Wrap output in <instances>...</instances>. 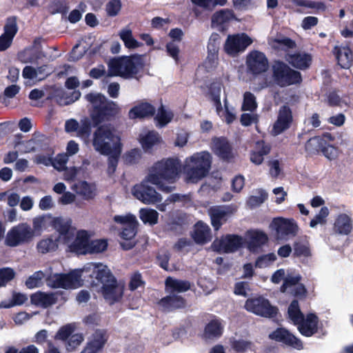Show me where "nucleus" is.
<instances>
[{"mask_svg":"<svg viewBox=\"0 0 353 353\" xmlns=\"http://www.w3.org/2000/svg\"><path fill=\"white\" fill-rule=\"evenodd\" d=\"M92 146L102 155L122 150L123 144L117 130L110 124L101 125L93 133Z\"/></svg>","mask_w":353,"mask_h":353,"instance_id":"3","label":"nucleus"},{"mask_svg":"<svg viewBox=\"0 0 353 353\" xmlns=\"http://www.w3.org/2000/svg\"><path fill=\"white\" fill-rule=\"evenodd\" d=\"M246 65L249 72L253 75H259L268 70L269 62L263 52L252 50L247 55Z\"/></svg>","mask_w":353,"mask_h":353,"instance_id":"14","label":"nucleus"},{"mask_svg":"<svg viewBox=\"0 0 353 353\" xmlns=\"http://www.w3.org/2000/svg\"><path fill=\"white\" fill-rule=\"evenodd\" d=\"M76 326L74 323H68L60 327L55 335V339L63 341H68L74 332Z\"/></svg>","mask_w":353,"mask_h":353,"instance_id":"50","label":"nucleus"},{"mask_svg":"<svg viewBox=\"0 0 353 353\" xmlns=\"http://www.w3.org/2000/svg\"><path fill=\"white\" fill-rule=\"evenodd\" d=\"M186 224L187 218L185 214H180L168 224V230L175 234H181L184 232Z\"/></svg>","mask_w":353,"mask_h":353,"instance_id":"44","label":"nucleus"},{"mask_svg":"<svg viewBox=\"0 0 353 353\" xmlns=\"http://www.w3.org/2000/svg\"><path fill=\"white\" fill-rule=\"evenodd\" d=\"M221 37L218 33H212L210 37L207 48V60L212 65L218 60Z\"/></svg>","mask_w":353,"mask_h":353,"instance_id":"39","label":"nucleus"},{"mask_svg":"<svg viewBox=\"0 0 353 353\" xmlns=\"http://www.w3.org/2000/svg\"><path fill=\"white\" fill-rule=\"evenodd\" d=\"M161 141L159 134L154 131H150L140 139V143L143 149L148 152L151 150L156 144Z\"/></svg>","mask_w":353,"mask_h":353,"instance_id":"41","label":"nucleus"},{"mask_svg":"<svg viewBox=\"0 0 353 353\" xmlns=\"http://www.w3.org/2000/svg\"><path fill=\"white\" fill-rule=\"evenodd\" d=\"M334 137L330 132H323L320 136L309 139L305 144V150L307 154L312 156L320 152L329 160L335 159L338 157L337 148L330 142L334 141Z\"/></svg>","mask_w":353,"mask_h":353,"instance_id":"6","label":"nucleus"},{"mask_svg":"<svg viewBox=\"0 0 353 353\" xmlns=\"http://www.w3.org/2000/svg\"><path fill=\"white\" fill-rule=\"evenodd\" d=\"M121 9V0H110L106 4L105 11L108 17L117 16Z\"/></svg>","mask_w":353,"mask_h":353,"instance_id":"58","label":"nucleus"},{"mask_svg":"<svg viewBox=\"0 0 353 353\" xmlns=\"http://www.w3.org/2000/svg\"><path fill=\"white\" fill-rule=\"evenodd\" d=\"M133 196L145 204L156 203L161 199L156 190L145 181L134 185L132 190Z\"/></svg>","mask_w":353,"mask_h":353,"instance_id":"15","label":"nucleus"},{"mask_svg":"<svg viewBox=\"0 0 353 353\" xmlns=\"http://www.w3.org/2000/svg\"><path fill=\"white\" fill-rule=\"evenodd\" d=\"M243 245V238L237 234H226L216 239L212 243V250L219 254L232 253Z\"/></svg>","mask_w":353,"mask_h":353,"instance_id":"12","label":"nucleus"},{"mask_svg":"<svg viewBox=\"0 0 353 353\" xmlns=\"http://www.w3.org/2000/svg\"><path fill=\"white\" fill-rule=\"evenodd\" d=\"M155 173H152L148 174L147 176V181H145L148 184V182L157 185L159 186L160 189L163 191L168 193L170 192L172 190V188L171 187L164 185L162 183V180L163 179V177L159 174V170H154Z\"/></svg>","mask_w":353,"mask_h":353,"instance_id":"48","label":"nucleus"},{"mask_svg":"<svg viewBox=\"0 0 353 353\" xmlns=\"http://www.w3.org/2000/svg\"><path fill=\"white\" fill-rule=\"evenodd\" d=\"M85 99L92 105L90 116L94 126H98L105 121L114 119L120 112V108L114 101L108 100L101 93H89Z\"/></svg>","mask_w":353,"mask_h":353,"instance_id":"2","label":"nucleus"},{"mask_svg":"<svg viewBox=\"0 0 353 353\" xmlns=\"http://www.w3.org/2000/svg\"><path fill=\"white\" fill-rule=\"evenodd\" d=\"M33 238V232L30 226L26 223H19L12 227L7 233L5 244L10 247H17L30 241Z\"/></svg>","mask_w":353,"mask_h":353,"instance_id":"9","label":"nucleus"},{"mask_svg":"<svg viewBox=\"0 0 353 353\" xmlns=\"http://www.w3.org/2000/svg\"><path fill=\"white\" fill-rule=\"evenodd\" d=\"M4 32L0 36V51L8 49L13 39L18 31L17 19L15 17H10L7 19L3 28Z\"/></svg>","mask_w":353,"mask_h":353,"instance_id":"20","label":"nucleus"},{"mask_svg":"<svg viewBox=\"0 0 353 353\" xmlns=\"http://www.w3.org/2000/svg\"><path fill=\"white\" fill-rule=\"evenodd\" d=\"M139 217L144 223L153 225L158 222L159 213L153 209H141Z\"/></svg>","mask_w":353,"mask_h":353,"instance_id":"46","label":"nucleus"},{"mask_svg":"<svg viewBox=\"0 0 353 353\" xmlns=\"http://www.w3.org/2000/svg\"><path fill=\"white\" fill-rule=\"evenodd\" d=\"M155 112L154 105L148 102H141L129 110L128 117L130 119L150 118L153 117Z\"/></svg>","mask_w":353,"mask_h":353,"instance_id":"29","label":"nucleus"},{"mask_svg":"<svg viewBox=\"0 0 353 353\" xmlns=\"http://www.w3.org/2000/svg\"><path fill=\"white\" fill-rule=\"evenodd\" d=\"M26 53L34 55L35 57L31 58L30 61H32L34 59H37L42 56V39H35L31 48L25 51Z\"/></svg>","mask_w":353,"mask_h":353,"instance_id":"60","label":"nucleus"},{"mask_svg":"<svg viewBox=\"0 0 353 353\" xmlns=\"http://www.w3.org/2000/svg\"><path fill=\"white\" fill-rule=\"evenodd\" d=\"M192 3L201 8L212 10L216 5L224 6L226 0H191Z\"/></svg>","mask_w":353,"mask_h":353,"instance_id":"57","label":"nucleus"},{"mask_svg":"<svg viewBox=\"0 0 353 353\" xmlns=\"http://www.w3.org/2000/svg\"><path fill=\"white\" fill-rule=\"evenodd\" d=\"M212 162V155L208 151L196 152L186 158L183 167L186 181L196 183L205 178L210 170Z\"/></svg>","mask_w":353,"mask_h":353,"instance_id":"5","label":"nucleus"},{"mask_svg":"<svg viewBox=\"0 0 353 353\" xmlns=\"http://www.w3.org/2000/svg\"><path fill=\"white\" fill-rule=\"evenodd\" d=\"M154 119L157 121L159 127H163L171 121L172 115L168 114L164 106L161 105L159 108L157 114Z\"/></svg>","mask_w":353,"mask_h":353,"instance_id":"53","label":"nucleus"},{"mask_svg":"<svg viewBox=\"0 0 353 353\" xmlns=\"http://www.w3.org/2000/svg\"><path fill=\"white\" fill-rule=\"evenodd\" d=\"M119 37L123 41L125 46L128 49H135L143 46V43L137 41L132 36V30L123 29L119 32Z\"/></svg>","mask_w":353,"mask_h":353,"instance_id":"43","label":"nucleus"},{"mask_svg":"<svg viewBox=\"0 0 353 353\" xmlns=\"http://www.w3.org/2000/svg\"><path fill=\"white\" fill-rule=\"evenodd\" d=\"M235 19L232 10L222 9L215 12L211 17V26L219 31L224 32L228 30L230 23Z\"/></svg>","mask_w":353,"mask_h":353,"instance_id":"19","label":"nucleus"},{"mask_svg":"<svg viewBox=\"0 0 353 353\" xmlns=\"http://www.w3.org/2000/svg\"><path fill=\"white\" fill-rule=\"evenodd\" d=\"M276 231L282 237L296 236L298 232V225L294 220L279 217L273 221Z\"/></svg>","mask_w":353,"mask_h":353,"instance_id":"24","label":"nucleus"},{"mask_svg":"<svg viewBox=\"0 0 353 353\" xmlns=\"http://www.w3.org/2000/svg\"><path fill=\"white\" fill-rule=\"evenodd\" d=\"M257 108V103L254 94L250 92L243 94V100L241 105L242 111L254 112Z\"/></svg>","mask_w":353,"mask_h":353,"instance_id":"47","label":"nucleus"},{"mask_svg":"<svg viewBox=\"0 0 353 353\" xmlns=\"http://www.w3.org/2000/svg\"><path fill=\"white\" fill-rule=\"evenodd\" d=\"M141 158V152L138 148H134L125 153L123 161L127 165H134L139 163Z\"/></svg>","mask_w":353,"mask_h":353,"instance_id":"52","label":"nucleus"},{"mask_svg":"<svg viewBox=\"0 0 353 353\" xmlns=\"http://www.w3.org/2000/svg\"><path fill=\"white\" fill-rule=\"evenodd\" d=\"M296 325H298V330L303 336H312L318 331V317L315 314H307L306 318L304 316L303 321Z\"/></svg>","mask_w":353,"mask_h":353,"instance_id":"27","label":"nucleus"},{"mask_svg":"<svg viewBox=\"0 0 353 353\" xmlns=\"http://www.w3.org/2000/svg\"><path fill=\"white\" fill-rule=\"evenodd\" d=\"M269 339L299 350L303 348L301 340L283 327H278L271 332Z\"/></svg>","mask_w":353,"mask_h":353,"instance_id":"17","label":"nucleus"},{"mask_svg":"<svg viewBox=\"0 0 353 353\" xmlns=\"http://www.w3.org/2000/svg\"><path fill=\"white\" fill-rule=\"evenodd\" d=\"M165 291L170 294L187 292L190 289V283L186 280H180L168 276L165 281Z\"/></svg>","mask_w":353,"mask_h":353,"instance_id":"36","label":"nucleus"},{"mask_svg":"<svg viewBox=\"0 0 353 353\" xmlns=\"http://www.w3.org/2000/svg\"><path fill=\"white\" fill-rule=\"evenodd\" d=\"M44 137L41 132H34L31 139L26 142L18 141L14 147L21 146L19 150L23 153L38 152L43 150Z\"/></svg>","mask_w":353,"mask_h":353,"instance_id":"23","label":"nucleus"},{"mask_svg":"<svg viewBox=\"0 0 353 353\" xmlns=\"http://www.w3.org/2000/svg\"><path fill=\"white\" fill-rule=\"evenodd\" d=\"M292 256L294 258H308L312 256L310 243L306 239L299 238L292 245Z\"/></svg>","mask_w":353,"mask_h":353,"instance_id":"37","label":"nucleus"},{"mask_svg":"<svg viewBox=\"0 0 353 353\" xmlns=\"http://www.w3.org/2000/svg\"><path fill=\"white\" fill-rule=\"evenodd\" d=\"M329 214V210L327 207H322L319 212L314 219L310 221V225L312 228H314L319 223L323 224L326 223V218Z\"/></svg>","mask_w":353,"mask_h":353,"instance_id":"59","label":"nucleus"},{"mask_svg":"<svg viewBox=\"0 0 353 353\" xmlns=\"http://www.w3.org/2000/svg\"><path fill=\"white\" fill-rule=\"evenodd\" d=\"M337 63L341 68L348 69L353 62V52L347 46H336L332 50Z\"/></svg>","mask_w":353,"mask_h":353,"instance_id":"26","label":"nucleus"},{"mask_svg":"<svg viewBox=\"0 0 353 353\" xmlns=\"http://www.w3.org/2000/svg\"><path fill=\"white\" fill-rule=\"evenodd\" d=\"M292 3L297 6L314 8L321 11H325L327 8L325 4L321 1H314L310 0H292Z\"/></svg>","mask_w":353,"mask_h":353,"instance_id":"49","label":"nucleus"},{"mask_svg":"<svg viewBox=\"0 0 353 353\" xmlns=\"http://www.w3.org/2000/svg\"><path fill=\"white\" fill-rule=\"evenodd\" d=\"M83 341V336L82 334H72L69 339L67 341L66 348L68 351L74 350Z\"/></svg>","mask_w":353,"mask_h":353,"instance_id":"63","label":"nucleus"},{"mask_svg":"<svg viewBox=\"0 0 353 353\" xmlns=\"http://www.w3.org/2000/svg\"><path fill=\"white\" fill-rule=\"evenodd\" d=\"M288 314L290 319L292 321L294 325L302 321L305 316L301 311L298 300L294 299L288 307Z\"/></svg>","mask_w":353,"mask_h":353,"instance_id":"45","label":"nucleus"},{"mask_svg":"<svg viewBox=\"0 0 353 353\" xmlns=\"http://www.w3.org/2000/svg\"><path fill=\"white\" fill-rule=\"evenodd\" d=\"M252 43V39L245 33L229 34L223 45V50L234 57L243 52Z\"/></svg>","mask_w":353,"mask_h":353,"instance_id":"10","label":"nucleus"},{"mask_svg":"<svg viewBox=\"0 0 353 353\" xmlns=\"http://www.w3.org/2000/svg\"><path fill=\"white\" fill-rule=\"evenodd\" d=\"M223 332V327L219 319H212L208 323L201 335L203 339L214 340L220 338Z\"/></svg>","mask_w":353,"mask_h":353,"instance_id":"34","label":"nucleus"},{"mask_svg":"<svg viewBox=\"0 0 353 353\" xmlns=\"http://www.w3.org/2000/svg\"><path fill=\"white\" fill-rule=\"evenodd\" d=\"M236 208L230 205H221L211 208L209 215L211 225L215 231H218L221 226L235 213Z\"/></svg>","mask_w":353,"mask_h":353,"instance_id":"16","label":"nucleus"},{"mask_svg":"<svg viewBox=\"0 0 353 353\" xmlns=\"http://www.w3.org/2000/svg\"><path fill=\"white\" fill-rule=\"evenodd\" d=\"M144 57V54L135 53L112 59L109 63L111 75L139 80L137 75L143 70L145 65Z\"/></svg>","mask_w":353,"mask_h":353,"instance_id":"4","label":"nucleus"},{"mask_svg":"<svg viewBox=\"0 0 353 353\" xmlns=\"http://www.w3.org/2000/svg\"><path fill=\"white\" fill-rule=\"evenodd\" d=\"M285 60L294 68L305 70L311 65L312 57L309 53L296 52L286 54Z\"/></svg>","mask_w":353,"mask_h":353,"instance_id":"21","label":"nucleus"},{"mask_svg":"<svg viewBox=\"0 0 353 353\" xmlns=\"http://www.w3.org/2000/svg\"><path fill=\"white\" fill-rule=\"evenodd\" d=\"M121 152L122 150H119L117 153V152H113L108 155L109 157L108 159L107 173L109 176L112 175L115 172Z\"/></svg>","mask_w":353,"mask_h":353,"instance_id":"54","label":"nucleus"},{"mask_svg":"<svg viewBox=\"0 0 353 353\" xmlns=\"http://www.w3.org/2000/svg\"><path fill=\"white\" fill-rule=\"evenodd\" d=\"M91 272L84 271V267L81 270H74L67 274H59L54 276L52 286L63 289L76 288L79 286L81 278L84 279L89 277Z\"/></svg>","mask_w":353,"mask_h":353,"instance_id":"11","label":"nucleus"},{"mask_svg":"<svg viewBox=\"0 0 353 353\" xmlns=\"http://www.w3.org/2000/svg\"><path fill=\"white\" fill-rule=\"evenodd\" d=\"M44 273L42 271H38L31 275L26 281V285L30 289L39 288L43 285Z\"/></svg>","mask_w":353,"mask_h":353,"instance_id":"51","label":"nucleus"},{"mask_svg":"<svg viewBox=\"0 0 353 353\" xmlns=\"http://www.w3.org/2000/svg\"><path fill=\"white\" fill-rule=\"evenodd\" d=\"M170 259V254L168 251L159 252L156 256L157 263L164 270H169V261Z\"/></svg>","mask_w":353,"mask_h":353,"instance_id":"62","label":"nucleus"},{"mask_svg":"<svg viewBox=\"0 0 353 353\" xmlns=\"http://www.w3.org/2000/svg\"><path fill=\"white\" fill-rule=\"evenodd\" d=\"M71 225V219L65 220L61 217H57L52 221V226L59 232V237H62L65 241H70L74 236Z\"/></svg>","mask_w":353,"mask_h":353,"instance_id":"30","label":"nucleus"},{"mask_svg":"<svg viewBox=\"0 0 353 353\" xmlns=\"http://www.w3.org/2000/svg\"><path fill=\"white\" fill-rule=\"evenodd\" d=\"M44 70L42 66L34 68L26 66L22 72V76L25 79L32 80L33 82L41 81L43 79V74Z\"/></svg>","mask_w":353,"mask_h":353,"instance_id":"42","label":"nucleus"},{"mask_svg":"<svg viewBox=\"0 0 353 353\" xmlns=\"http://www.w3.org/2000/svg\"><path fill=\"white\" fill-rule=\"evenodd\" d=\"M157 305L163 312H172L184 308L186 305V300L180 295L170 294L161 299L157 302Z\"/></svg>","mask_w":353,"mask_h":353,"instance_id":"22","label":"nucleus"},{"mask_svg":"<svg viewBox=\"0 0 353 353\" xmlns=\"http://www.w3.org/2000/svg\"><path fill=\"white\" fill-rule=\"evenodd\" d=\"M92 131V124L88 119L81 121V125L79 124L77 136L79 137H88Z\"/></svg>","mask_w":353,"mask_h":353,"instance_id":"61","label":"nucleus"},{"mask_svg":"<svg viewBox=\"0 0 353 353\" xmlns=\"http://www.w3.org/2000/svg\"><path fill=\"white\" fill-rule=\"evenodd\" d=\"M352 230V223L350 217L346 214H340L334 224L336 233L343 235L349 234Z\"/></svg>","mask_w":353,"mask_h":353,"instance_id":"40","label":"nucleus"},{"mask_svg":"<svg viewBox=\"0 0 353 353\" xmlns=\"http://www.w3.org/2000/svg\"><path fill=\"white\" fill-rule=\"evenodd\" d=\"M192 236L197 244L206 243L211 240V230L206 223L199 221L194 225Z\"/></svg>","mask_w":353,"mask_h":353,"instance_id":"35","label":"nucleus"},{"mask_svg":"<svg viewBox=\"0 0 353 353\" xmlns=\"http://www.w3.org/2000/svg\"><path fill=\"white\" fill-rule=\"evenodd\" d=\"M108 248V242L105 239L92 240L90 242L88 253H101L105 251Z\"/></svg>","mask_w":353,"mask_h":353,"instance_id":"55","label":"nucleus"},{"mask_svg":"<svg viewBox=\"0 0 353 353\" xmlns=\"http://www.w3.org/2000/svg\"><path fill=\"white\" fill-rule=\"evenodd\" d=\"M154 170H159V174L163 180L173 183L179 176L181 164L178 159L169 158L157 162Z\"/></svg>","mask_w":353,"mask_h":353,"instance_id":"13","label":"nucleus"},{"mask_svg":"<svg viewBox=\"0 0 353 353\" xmlns=\"http://www.w3.org/2000/svg\"><path fill=\"white\" fill-rule=\"evenodd\" d=\"M28 300V296L21 293H14L12 295V301L6 303L5 301H2L0 303V307L3 308H9L16 305H21L24 303Z\"/></svg>","mask_w":353,"mask_h":353,"instance_id":"56","label":"nucleus"},{"mask_svg":"<svg viewBox=\"0 0 353 353\" xmlns=\"http://www.w3.org/2000/svg\"><path fill=\"white\" fill-rule=\"evenodd\" d=\"M84 271L91 272L89 274L90 280H88L92 286L101 285V292L104 299L110 304L119 302L123 294L117 279L106 265L102 263H90L84 265Z\"/></svg>","mask_w":353,"mask_h":353,"instance_id":"1","label":"nucleus"},{"mask_svg":"<svg viewBox=\"0 0 353 353\" xmlns=\"http://www.w3.org/2000/svg\"><path fill=\"white\" fill-rule=\"evenodd\" d=\"M90 235L86 230H79L77 232L74 241L70 245L71 251L80 253L86 254L90 245Z\"/></svg>","mask_w":353,"mask_h":353,"instance_id":"32","label":"nucleus"},{"mask_svg":"<svg viewBox=\"0 0 353 353\" xmlns=\"http://www.w3.org/2000/svg\"><path fill=\"white\" fill-rule=\"evenodd\" d=\"M138 222H132L128 225L123 226L122 231L120 233V236L122 239L126 240L128 242L121 243L122 248L125 250H129L133 248L136 242L133 241L137 232Z\"/></svg>","mask_w":353,"mask_h":353,"instance_id":"31","label":"nucleus"},{"mask_svg":"<svg viewBox=\"0 0 353 353\" xmlns=\"http://www.w3.org/2000/svg\"><path fill=\"white\" fill-rule=\"evenodd\" d=\"M76 193L85 201L92 200L97 195V187L94 183H90L86 181H79L73 186Z\"/></svg>","mask_w":353,"mask_h":353,"instance_id":"33","label":"nucleus"},{"mask_svg":"<svg viewBox=\"0 0 353 353\" xmlns=\"http://www.w3.org/2000/svg\"><path fill=\"white\" fill-rule=\"evenodd\" d=\"M244 308L257 316L268 319L275 318L279 312L276 306L272 305L268 299L261 295L248 299Z\"/></svg>","mask_w":353,"mask_h":353,"instance_id":"8","label":"nucleus"},{"mask_svg":"<svg viewBox=\"0 0 353 353\" xmlns=\"http://www.w3.org/2000/svg\"><path fill=\"white\" fill-rule=\"evenodd\" d=\"M252 345V342L243 339L234 340L232 343V349L237 352H245L248 350L251 349Z\"/></svg>","mask_w":353,"mask_h":353,"instance_id":"64","label":"nucleus"},{"mask_svg":"<svg viewBox=\"0 0 353 353\" xmlns=\"http://www.w3.org/2000/svg\"><path fill=\"white\" fill-rule=\"evenodd\" d=\"M213 143L214 152L220 159L230 161L234 158L232 147L227 138L224 137L214 138Z\"/></svg>","mask_w":353,"mask_h":353,"instance_id":"25","label":"nucleus"},{"mask_svg":"<svg viewBox=\"0 0 353 353\" xmlns=\"http://www.w3.org/2000/svg\"><path fill=\"white\" fill-rule=\"evenodd\" d=\"M272 79L280 88L300 84L303 81L300 72L292 69L281 60L274 61L272 65Z\"/></svg>","mask_w":353,"mask_h":353,"instance_id":"7","label":"nucleus"},{"mask_svg":"<svg viewBox=\"0 0 353 353\" xmlns=\"http://www.w3.org/2000/svg\"><path fill=\"white\" fill-rule=\"evenodd\" d=\"M108 341L106 331L97 330L92 335L91 340L87 343L83 352L85 353H98Z\"/></svg>","mask_w":353,"mask_h":353,"instance_id":"28","label":"nucleus"},{"mask_svg":"<svg viewBox=\"0 0 353 353\" xmlns=\"http://www.w3.org/2000/svg\"><path fill=\"white\" fill-rule=\"evenodd\" d=\"M293 122V116L291 108L288 105L280 107L277 119L272 128L275 135H279L289 129Z\"/></svg>","mask_w":353,"mask_h":353,"instance_id":"18","label":"nucleus"},{"mask_svg":"<svg viewBox=\"0 0 353 353\" xmlns=\"http://www.w3.org/2000/svg\"><path fill=\"white\" fill-rule=\"evenodd\" d=\"M249 235L248 248L254 250L267 243L268 236L267 234L259 230H251L248 232Z\"/></svg>","mask_w":353,"mask_h":353,"instance_id":"38","label":"nucleus"}]
</instances>
